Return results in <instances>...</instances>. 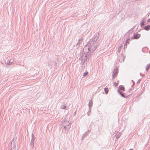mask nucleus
I'll return each mask as SVG.
<instances>
[{"label": "nucleus", "instance_id": "nucleus-27", "mask_svg": "<svg viewBox=\"0 0 150 150\" xmlns=\"http://www.w3.org/2000/svg\"><path fill=\"white\" fill-rule=\"evenodd\" d=\"M141 79H140L137 82V83H139L140 81H141Z\"/></svg>", "mask_w": 150, "mask_h": 150}, {"label": "nucleus", "instance_id": "nucleus-13", "mask_svg": "<svg viewBox=\"0 0 150 150\" xmlns=\"http://www.w3.org/2000/svg\"><path fill=\"white\" fill-rule=\"evenodd\" d=\"M145 30L146 31H148L150 30V25H148L146 26H145L144 28Z\"/></svg>", "mask_w": 150, "mask_h": 150}, {"label": "nucleus", "instance_id": "nucleus-34", "mask_svg": "<svg viewBox=\"0 0 150 150\" xmlns=\"http://www.w3.org/2000/svg\"><path fill=\"white\" fill-rule=\"evenodd\" d=\"M129 150H132V149H129Z\"/></svg>", "mask_w": 150, "mask_h": 150}, {"label": "nucleus", "instance_id": "nucleus-33", "mask_svg": "<svg viewBox=\"0 0 150 150\" xmlns=\"http://www.w3.org/2000/svg\"><path fill=\"white\" fill-rule=\"evenodd\" d=\"M140 76H141V75H142V74H141V73H140Z\"/></svg>", "mask_w": 150, "mask_h": 150}, {"label": "nucleus", "instance_id": "nucleus-23", "mask_svg": "<svg viewBox=\"0 0 150 150\" xmlns=\"http://www.w3.org/2000/svg\"><path fill=\"white\" fill-rule=\"evenodd\" d=\"M130 41V39L129 38H128L127 39L126 41V43L128 42L129 41Z\"/></svg>", "mask_w": 150, "mask_h": 150}, {"label": "nucleus", "instance_id": "nucleus-29", "mask_svg": "<svg viewBox=\"0 0 150 150\" xmlns=\"http://www.w3.org/2000/svg\"><path fill=\"white\" fill-rule=\"evenodd\" d=\"M132 82L133 83V85L132 86H133L134 85V84L135 83H134V81H133V80H132Z\"/></svg>", "mask_w": 150, "mask_h": 150}, {"label": "nucleus", "instance_id": "nucleus-21", "mask_svg": "<svg viewBox=\"0 0 150 150\" xmlns=\"http://www.w3.org/2000/svg\"><path fill=\"white\" fill-rule=\"evenodd\" d=\"M120 136V134L119 133L116 136V138L117 139H118Z\"/></svg>", "mask_w": 150, "mask_h": 150}, {"label": "nucleus", "instance_id": "nucleus-5", "mask_svg": "<svg viewBox=\"0 0 150 150\" xmlns=\"http://www.w3.org/2000/svg\"><path fill=\"white\" fill-rule=\"evenodd\" d=\"M35 140V138L33 133L32 134V139H31L30 144L31 145V148H33L34 146V141Z\"/></svg>", "mask_w": 150, "mask_h": 150}, {"label": "nucleus", "instance_id": "nucleus-10", "mask_svg": "<svg viewBox=\"0 0 150 150\" xmlns=\"http://www.w3.org/2000/svg\"><path fill=\"white\" fill-rule=\"evenodd\" d=\"M93 105V102L91 100H90L88 103L89 109V112H91V107Z\"/></svg>", "mask_w": 150, "mask_h": 150}, {"label": "nucleus", "instance_id": "nucleus-11", "mask_svg": "<svg viewBox=\"0 0 150 150\" xmlns=\"http://www.w3.org/2000/svg\"><path fill=\"white\" fill-rule=\"evenodd\" d=\"M89 130H88V132H85L84 134H83L82 135V136L81 138V140H83L85 137L87 136L88 135V132H89Z\"/></svg>", "mask_w": 150, "mask_h": 150}, {"label": "nucleus", "instance_id": "nucleus-26", "mask_svg": "<svg viewBox=\"0 0 150 150\" xmlns=\"http://www.w3.org/2000/svg\"><path fill=\"white\" fill-rule=\"evenodd\" d=\"M114 84H115V86H116V87H117V86L118 85V84H117V83H116V82H114Z\"/></svg>", "mask_w": 150, "mask_h": 150}, {"label": "nucleus", "instance_id": "nucleus-8", "mask_svg": "<svg viewBox=\"0 0 150 150\" xmlns=\"http://www.w3.org/2000/svg\"><path fill=\"white\" fill-rule=\"evenodd\" d=\"M117 91L118 93L123 97L124 98H127L128 97V95H125V93H122L120 90H117Z\"/></svg>", "mask_w": 150, "mask_h": 150}, {"label": "nucleus", "instance_id": "nucleus-16", "mask_svg": "<svg viewBox=\"0 0 150 150\" xmlns=\"http://www.w3.org/2000/svg\"><path fill=\"white\" fill-rule=\"evenodd\" d=\"M104 91L105 92V93L106 94H107L108 93V89L107 88H104Z\"/></svg>", "mask_w": 150, "mask_h": 150}, {"label": "nucleus", "instance_id": "nucleus-18", "mask_svg": "<svg viewBox=\"0 0 150 150\" xmlns=\"http://www.w3.org/2000/svg\"><path fill=\"white\" fill-rule=\"evenodd\" d=\"M145 21H146V18L145 17L143 18L142 19V20L141 21V22H142V23L143 22H145Z\"/></svg>", "mask_w": 150, "mask_h": 150}, {"label": "nucleus", "instance_id": "nucleus-17", "mask_svg": "<svg viewBox=\"0 0 150 150\" xmlns=\"http://www.w3.org/2000/svg\"><path fill=\"white\" fill-rule=\"evenodd\" d=\"M147 67H146V70L147 71L149 69V68H150V64H147Z\"/></svg>", "mask_w": 150, "mask_h": 150}, {"label": "nucleus", "instance_id": "nucleus-25", "mask_svg": "<svg viewBox=\"0 0 150 150\" xmlns=\"http://www.w3.org/2000/svg\"><path fill=\"white\" fill-rule=\"evenodd\" d=\"M90 112H89V110L87 112V114L88 116H89L90 115V114H89V113Z\"/></svg>", "mask_w": 150, "mask_h": 150}, {"label": "nucleus", "instance_id": "nucleus-1", "mask_svg": "<svg viewBox=\"0 0 150 150\" xmlns=\"http://www.w3.org/2000/svg\"><path fill=\"white\" fill-rule=\"evenodd\" d=\"M99 33H97L94 35L92 39L87 43L86 45L83 48V52L85 54H92L96 50L98 45L97 41L99 38Z\"/></svg>", "mask_w": 150, "mask_h": 150}, {"label": "nucleus", "instance_id": "nucleus-24", "mask_svg": "<svg viewBox=\"0 0 150 150\" xmlns=\"http://www.w3.org/2000/svg\"><path fill=\"white\" fill-rule=\"evenodd\" d=\"M121 46H120L118 48L117 51L119 52H120V48H121Z\"/></svg>", "mask_w": 150, "mask_h": 150}, {"label": "nucleus", "instance_id": "nucleus-3", "mask_svg": "<svg viewBox=\"0 0 150 150\" xmlns=\"http://www.w3.org/2000/svg\"><path fill=\"white\" fill-rule=\"evenodd\" d=\"M85 55H81V54L80 57L79 58V59L81 61V62L83 64H84L85 62H86L88 59V57L90 54L89 53H87L86 54L84 53Z\"/></svg>", "mask_w": 150, "mask_h": 150}, {"label": "nucleus", "instance_id": "nucleus-12", "mask_svg": "<svg viewBox=\"0 0 150 150\" xmlns=\"http://www.w3.org/2000/svg\"><path fill=\"white\" fill-rule=\"evenodd\" d=\"M118 89L119 90L120 89L124 91H125V88L123 86L121 85L119 86Z\"/></svg>", "mask_w": 150, "mask_h": 150}, {"label": "nucleus", "instance_id": "nucleus-2", "mask_svg": "<svg viewBox=\"0 0 150 150\" xmlns=\"http://www.w3.org/2000/svg\"><path fill=\"white\" fill-rule=\"evenodd\" d=\"M63 127L64 129L62 130V132H66V131L69 130L71 127V125H70V123L68 121L64 120V121L63 122L62 124L61 128Z\"/></svg>", "mask_w": 150, "mask_h": 150}, {"label": "nucleus", "instance_id": "nucleus-7", "mask_svg": "<svg viewBox=\"0 0 150 150\" xmlns=\"http://www.w3.org/2000/svg\"><path fill=\"white\" fill-rule=\"evenodd\" d=\"M82 41L83 39L82 38H80L79 40L77 43L76 44L75 46L76 49H78L79 47H80L82 43Z\"/></svg>", "mask_w": 150, "mask_h": 150}, {"label": "nucleus", "instance_id": "nucleus-20", "mask_svg": "<svg viewBox=\"0 0 150 150\" xmlns=\"http://www.w3.org/2000/svg\"><path fill=\"white\" fill-rule=\"evenodd\" d=\"M88 74V72L87 71H86L83 74V76H86V75H87Z\"/></svg>", "mask_w": 150, "mask_h": 150}, {"label": "nucleus", "instance_id": "nucleus-28", "mask_svg": "<svg viewBox=\"0 0 150 150\" xmlns=\"http://www.w3.org/2000/svg\"><path fill=\"white\" fill-rule=\"evenodd\" d=\"M129 31H128V32H127V33H126V34L127 35H129Z\"/></svg>", "mask_w": 150, "mask_h": 150}, {"label": "nucleus", "instance_id": "nucleus-22", "mask_svg": "<svg viewBox=\"0 0 150 150\" xmlns=\"http://www.w3.org/2000/svg\"><path fill=\"white\" fill-rule=\"evenodd\" d=\"M124 48H127V43L125 42L124 44Z\"/></svg>", "mask_w": 150, "mask_h": 150}, {"label": "nucleus", "instance_id": "nucleus-14", "mask_svg": "<svg viewBox=\"0 0 150 150\" xmlns=\"http://www.w3.org/2000/svg\"><path fill=\"white\" fill-rule=\"evenodd\" d=\"M60 108L61 109H67V107L65 105H61L60 107Z\"/></svg>", "mask_w": 150, "mask_h": 150}, {"label": "nucleus", "instance_id": "nucleus-19", "mask_svg": "<svg viewBox=\"0 0 150 150\" xmlns=\"http://www.w3.org/2000/svg\"><path fill=\"white\" fill-rule=\"evenodd\" d=\"M142 22H140V26L141 27H143V26L144 25H145V22H143L142 23Z\"/></svg>", "mask_w": 150, "mask_h": 150}, {"label": "nucleus", "instance_id": "nucleus-9", "mask_svg": "<svg viewBox=\"0 0 150 150\" xmlns=\"http://www.w3.org/2000/svg\"><path fill=\"white\" fill-rule=\"evenodd\" d=\"M140 37V35L139 34H134L133 35V38H132V39H138Z\"/></svg>", "mask_w": 150, "mask_h": 150}, {"label": "nucleus", "instance_id": "nucleus-15", "mask_svg": "<svg viewBox=\"0 0 150 150\" xmlns=\"http://www.w3.org/2000/svg\"><path fill=\"white\" fill-rule=\"evenodd\" d=\"M121 59H122V60L121 61H120V59H119V61H120V62H122H122H124V58H125V56H123L122 55V54H121Z\"/></svg>", "mask_w": 150, "mask_h": 150}, {"label": "nucleus", "instance_id": "nucleus-4", "mask_svg": "<svg viewBox=\"0 0 150 150\" xmlns=\"http://www.w3.org/2000/svg\"><path fill=\"white\" fill-rule=\"evenodd\" d=\"M16 140H14V139H13L9 145V147L10 148V149L9 150H16Z\"/></svg>", "mask_w": 150, "mask_h": 150}, {"label": "nucleus", "instance_id": "nucleus-32", "mask_svg": "<svg viewBox=\"0 0 150 150\" xmlns=\"http://www.w3.org/2000/svg\"><path fill=\"white\" fill-rule=\"evenodd\" d=\"M76 111L75 112H74V115L76 114Z\"/></svg>", "mask_w": 150, "mask_h": 150}, {"label": "nucleus", "instance_id": "nucleus-31", "mask_svg": "<svg viewBox=\"0 0 150 150\" xmlns=\"http://www.w3.org/2000/svg\"><path fill=\"white\" fill-rule=\"evenodd\" d=\"M148 22H150V18L147 21Z\"/></svg>", "mask_w": 150, "mask_h": 150}, {"label": "nucleus", "instance_id": "nucleus-30", "mask_svg": "<svg viewBox=\"0 0 150 150\" xmlns=\"http://www.w3.org/2000/svg\"><path fill=\"white\" fill-rule=\"evenodd\" d=\"M10 63H11V62H10V61H8L7 62V64H9Z\"/></svg>", "mask_w": 150, "mask_h": 150}, {"label": "nucleus", "instance_id": "nucleus-6", "mask_svg": "<svg viewBox=\"0 0 150 150\" xmlns=\"http://www.w3.org/2000/svg\"><path fill=\"white\" fill-rule=\"evenodd\" d=\"M113 74L112 75V79L113 80H114L117 74L118 73V71L117 69V68H116L113 71Z\"/></svg>", "mask_w": 150, "mask_h": 150}]
</instances>
